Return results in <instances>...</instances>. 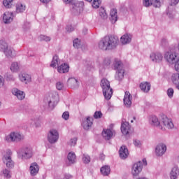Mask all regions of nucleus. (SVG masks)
<instances>
[{"mask_svg": "<svg viewBox=\"0 0 179 179\" xmlns=\"http://www.w3.org/2000/svg\"><path fill=\"white\" fill-rule=\"evenodd\" d=\"M99 15L102 19H107L108 15L107 13H106V10L104 9V8L101 7V8L99 9Z\"/></svg>", "mask_w": 179, "mask_h": 179, "instance_id": "obj_39", "label": "nucleus"}, {"mask_svg": "<svg viewBox=\"0 0 179 179\" xmlns=\"http://www.w3.org/2000/svg\"><path fill=\"white\" fill-rule=\"evenodd\" d=\"M73 45L75 48H79L80 46V41L78 38H76L73 41Z\"/></svg>", "mask_w": 179, "mask_h": 179, "instance_id": "obj_46", "label": "nucleus"}, {"mask_svg": "<svg viewBox=\"0 0 179 179\" xmlns=\"http://www.w3.org/2000/svg\"><path fill=\"white\" fill-rule=\"evenodd\" d=\"M11 93L13 96H15V97H16L17 100L22 101L24 100V99L26 98V93L17 87H13L11 90Z\"/></svg>", "mask_w": 179, "mask_h": 179, "instance_id": "obj_15", "label": "nucleus"}, {"mask_svg": "<svg viewBox=\"0 0 179 179\" xmlns=\"http://www.w3.org/2000/svg\"><path fill=\"white\" fill-rule=\"evenodd\" d=\"M120 41L122 45H128V44H131L132 42V35L130 34H124L121 36Z\"/></svg>", "mask_w": 179, "mask_h": 179, "instance_id": "obj_20", "label": "nucleus"}, {"mask_svg": "<svg viewBox=\"0 0 179 179\" xmlns=\"http://www.w3.org/2000/svg\"><path fill=\"white\" fill-rule=\"evenodd\" d=\"M3 47H4V50H3V52L7 58H13V57L16 55V53L15 52V50L9 47L8 45V43L7 44L4 43Z\"/></svg>", "mask_w": 179, "mask_h": 179, "instance_id": "obj_18", "label": "nucleus"}, {"mask_svg": "<svg viewBox=\"0 0 179 179\" xmlns=\"http://www.w3.org/2000/svg\"><path fill=\"white\" fill-rule=\"evenodd\" d=\"M115 135V131L113 129V124H110V129H103L102 136L106 141H110Z\"/></svg>", "mask_w": 179, "mask_h": 179, "instance_id": "obj_13", "label": "nucleus"}, {"mask_svg": "<svg viewBox=\"0 0 179 179\" xmlns=\"http://www.w3.org/2000/svg\"><path fill=\"white\" fill-rule=\"evenodd\" d=\"M77 142H78V138L74 137V138L70 139L68 144L70 146H75L76 145Z\"/></svg>", "mask_w": 179, "mask_h": 179, "instance_id": "obj_44", "label": "nucleus"}, {"mask_svg": "<svg viewBox=\"0 0 179 179\" xmlns=\"http://www.w3.org/2000/svg\"><path fill=\"white\" fill-rule=\"evenodd\" d=\"M64 179H72V176L69 175V174H66L64 176Z\"/></svg>", "mask_w": 179, "mask_h": 179, "instance_id": "obj_58", "label": "nucleus"}, {"mask_svg": "<svg viewBox=\"0 0 179 179\" xmlns=\"http://www.w3.org/2000/svg\"><path fill=\"white\" fill-rule=\"evenodd\" d=\"M161 125L163 128L161 129L162 131L166 130V129H173V128H174V123H173V120L164 115L161 116Z\"/></svg>", "mask_w": 179, "mask_h": 179, "instance_id": "obj_9", "label": "nucleus"}, {"mask_svg": "<svg viewBox=\"0 0 179 179\" xmlns=\"http://www.w3.org/2000/svg\"><path fill=\"white\" fill-rule=\"evenodd\" d=\"M179 169L177 167H173L169 174L170 179H178Z\"/></svg>", "mask_w": 179, "mask_h": 179, "instance_id": "obj_32", "label": "nucleus"}, {"mask_svg": "<svg viewBox=\"0 0 179 179\" xmlns=\"http://www.w3.org/2000/svg\"><path fill=\"white\" fill-rule=\"evenodd\" d=\"M134 120H136V117H134L133 119L130 120L131 124L134 122Z\"/></svg>", "mask_w": 179, "mask_h": 179, "instance_id": "obj_61", "label": "nucleus"}, {"mask_svg": "<svg viewBox=\"0 0 179 179\" xmlns=\"http://www.w3.org/2000/svg\"><path fill=\"white\" fill-rule=\"evenodd\" d=\"M103 116V113H101V112L100 111H96L94 113V118H101V117Z\"/></svg>", "mask_w": 179, "mask_h": 179, "instance_id": "obj_51", "label": "nucleus"}, {"mask_svg": "<svg viewBox=\"0 0 179 179\" xmlns=\"http://www.w3.org/2000/svg\"><path fill=\"white\" fill-rule=\"evenodd\" d=\"M101 173L102 176H108L111 173V169L109 166H103L101 168Z\"/></svg>", "mask_w": 179, "mask_h": 179, "instance_id": "obj_36", "label": "nucleus"}, {"mask_svg": "<svg viewBox=\"0 0 179 179\" xmlns=\"http://www.w3.org/2000/svg\"><path fill=\"white\" fill-rule=\"evenodd\" d=\"M26 10V6L22 3H17L16 4L17 13H23Z\"/></svg>", "mask_w": 179, "mask_h": 179, "instance_id": "obj_35", "label": "nucleus"}, {"mask_svg": "<svg viewBox=\"0 0 179 179\" xmlns=\"http://www.w3.org/2000/svg\"><path fill=\"white\" fill-rule=\"evenodd\" d=\"M87 1V2H91L92 8L94 9H97L100 6V4L101 3V0H85Z\"/></svg>", "mask_w": 179, "mask_h": 179, "instance_id": "obj_37", "label": "nucleus"}, {"mask_svg": "<svg viewBox=\"0 0 179 179\" xmlns=\"http://www.w3.org/2000/svg\"><path fill=\"white\" fill-rule=\"evenodd\" d=\"M40 41H51V38L50 36H47L45 35H41L39 36Z\"/></svg>", "mask_w": 179, "mask_h": 179, "instance_id": "obj_45", "label": "nucleus"}, {"mask_svg": "<svg viewBox=\"0 0 179 179\" xmlns=\"http://www.w3.org/2000/svg\"><path fill=\"white\" fill-rule=\"evenodd\" d=\"M167 15H168V16H170V14L169 13H167Z\"/></svg>", "mask_w": 179, "mask_h": 179, "instance_id": "obj_63", "label": "nucleus"}, {"mask_svg": "<svg viewBox=\"0 0 179 179\" xmlns=\"http://www.w3.org/2000/svg\"><path fill=\"white\" fill-rule=\"evenodd\" d=\"M120 41L114 36H106L99 43V48L103 51L114 50L118 47Z\"/></svg>", "mask_w": 179, "mask_h": 179, "instance_id": "obj_1", "label": "nucleus"}, {"mask_svg": "<svg viewBox=\"0 0 179 179\" xmlns=\"http://www.w3.org/2000/svg\"><path fill=\"white\" fill-rule=\"evenodd\" d=\"M120 129L122 134L129 135L131 131V125H129V123L125 121V120H122Z\"/></svg>", "mask_w": 179, "mask_h": 179, "instance_id": "obj_21", "label": "nucleus"}, {"mask_svg": "<svg viewBox=\"0 0 179 179\" xmlns=\"http://www.w3.org/2000/svg\"><path fill=\"white\" fill-rule=\"evenodd\" d=\"M119 155L120 159H127V157H128V155H129V152H128V148H127L124 145H122L119 150Z\"/></svg>", "mask_w": 179, "mask_h": 179, "instance_id": "obj_30", "label": "nucleus"}, {"mask_svg": "<svg viewBox=\"0 0 179 179\" xmlns=\"http://www.w3.org/2000/svg\"><path fill=\"white\" fill-rule=\"evenodd\" d=\"M0 106H1V101H0Z\"/></svg>", "mask_w": 179, "mask_h": 179, "instance_id": "obj_64", "label": "nucleus"}, {"mask_svg": "<svg viewBox=\"0 0 179 179\" xmlns=\"http://www.w3.org/2000/svg\"><path fill=\"white\" fill-rule=\"evenodd\" d=\"M58 65H59V57H58L57 55H55L52 57L50 66L51 68H57Z\"/></svg>", "mask_w": 179, "mask_h": 179, "instance_id": "obj_34", "label": "nucleus"}, {"mask_svg": "<svg viewBox=\"0 0 179 179\" xmlns=\"http://www.w3.org/2000/svg\"><path fill=\"white\" fill-rule=\"evenodd\" d=\"M164 57L169 65H174L177 62V52L175 51H167L164 53Z\"/></svg>", "mask_w": 179, "mask_h": 179, "instance_id": "obj_11", "label": "nucleus"}, {"mask_svg": "<svg viewBox=\"0 0 179 179\" xmlns=\"http://www.w3.org/2000/svg\"><path fill=\"white\" fill-rule=\"evenodd\" d=\"M66 30L71 33V31H73V30H75V27H72V25H68L66 28Z\"/></svg>", "mask_w": 179, "mask_h": 179, "instance_id": "obj_54", "label": "nucleus"}, {"mask_svg": "<svg viewBox=\"0 0 179 179\" xmlns=\"http://www.w3.org/2000/svg\"><path fill=\"white\" fill-rule=\"evenodd\" d=\"M12 2H13V0H3V4L5 6V8H12Z\"/></svg>", "mask_w": 179, "mask_h": 179, "instance_id": "obj_41", "label": "nucleus"}, {"mask_svg": "<svg viewBox=\"0 0 179 179\" xmlns=\"http://www.w3.org/2000/svg\"><path fill=\"white\" fill-rule=\"evenodd\" d=\"M57 71L59 73H68L69 72V64L66 63L62 64L57 67Z\"/></svg>", "mask_w": 179, "mask_h": 179, "instance_id": "obj_29", "label": "nucleus"}, {"mask_svg": "<svg viewBox=\"0 0 179 179\" xmlns=\"http://www.w3.org/2000/svg\"><path fill=\"white\" fill-rule=\"evenodd\" d=\"M166 94L169 99H173V96H174V89L169 88L166 91Z\"/></svg>", "mask_w": 179, "mask_h": 179, "instance_id": "obj_42", "label": "nucleus"}, {"mask_svg": "<svg viewBox=\"0 0 179 179\" xmlns=\"http://www.w3.org/2000/svg\"><path fill=\"white\" fill-rule=\"evenodd\" d=\"M149 124L152 127H158L159 129H163V126H162V119L159 120V117L156 115H151L149 117Z\"/></svg>", "mask_w": 179, "mask_h": 179, "instance_id": "obj_16", "label": "nucleus"}, {"mask_svg": "<svg viewBox=\"0 0 179 179\" xmlns=\"http://www.w3.org/2000/svg\"><path fill=\"white\" fill-rule=\"evenodd\" d=\"M40 171V166L36 162L31 163L29 166L30 174L32 177L37 176L38 171Z\"/></svg>", "mask_w": 179, "mask_h": 179, "instance_id": "obj_24", "label": "nucleus"}, {"mask_svg": "<svg viewBox=\"0 0 179 179\" xmlns=\"http://www.w3.org/2000/svg\"><path fill=\"white\" fill-rule=\"evenodd\" d=\"M64 3L69 5H71V12L73 13H79L82 12L83 9V1H77L73 3V0H63Z\"/></svg>", "mask_w": 179, "mask_h": 179, "instance_id": "obj_6", "label": "nucleus"}, {"mask_svg": "<svg viewBox=\"0 0 179 179\" xmlns=\"http://www.w3.org/2000/svg\"><path fill=\"white\" fill-rule=\"evenodd\" d=\"M17 155L19 159L22 160H30L34 156V151L31 146H25L21 148L17 152Z\"/></svg>", "mask_w": 179, "mask_h": 179, "instance_id": "obj_2", "label": "nucleus"}, {"mask_svg": "<svg viewBox=\"0 0 179 179\" xmlns=\"http://www.w3.org/2000/svg\"><path fill=\"white\" fill-rule=\"evenodd\" d=\"M2 160L7 169H13L15 167V162L12 160V150H6L3 154Z\"/></svg>", "mask_w": 179, "mask_h": 179, "instance_id": "obj_5", "label": "nucleus"}, {"mask_svg": "<svg viewBox=\"0 0 179 179\" xmlns=\"http://www.w3.org/2000/svg\"><path fill=\"white\" fill-rule=\"evenodd\" d=\"M10 79L11 80H15V78H13V76H10Z\"/></svg>", "mask_w": 179, "mask_h": 179, "instance_id": "obj_62", "label": "nucleus"}, {"mask_svg": "<svg viewBox=\"0 0 179 179\" xmlns=\"http://www.w3.org/2000/svg\"><path fill=\"white\" fill-rule=\"evenodd\" d=\"M3 175L5 178L9 179L12 177V174L10 173V171L5 169L3 170Z\"/></svg>", "mask_w": 179, "mask_h": 179, "instance_id": "obj_40", "label": "nucleus"}, {"mask_svg": "<svg viewBox=\"0 0 179 179\" xmlns=\"http://www.w3.org/2000/svg\"><path fill=\"white\" fill-rule=\"evenodd\" d=\"M67 159L70 164L76 163V155H75V152H71L68 154Z\"/></svg>", "mask_w": 179, "mask_h": 179, "instance_id": "obj_33", "label": "nucleus"}, {"mask_svg": "<svg viewBox=\"0 0 179 179\" xmlns=\"http://www.w3.org/2000/svg\"><path fill=\"white\" fill-rule=\"evenodd\" d=\"M5 44H8L6 43V42H5V41H0V51H3V50L5 49Z\"/></svg>", "mask_w": 179, "mask_h": 179, "instance_id": "obj_52", "label": "nucleus"}, {"mask_svg": "<svg viewBox=\"0 0 179 179\" xmlns=\"http://www.w3.org/2000/svg\"><path fill=\"white\" fill-rule=\"evenodd\" d=\"M83 162L85 164H87L90 163V156H89L86 154H84L83 156Z\"/></svg>", "mask_w": 179, "mask_h": 179, "instance_id": "obj_43", "label": "nucleus"}, {"mask_svg": "<svg viewBox=\"0 0 179 179\" xmlns=\"http://www.w3.org/2000/svg\"><path fill=\"white\" fill-rule=\"evenodd\" d=\"M111 64V59L110 58H106L103 62V65L104 66H108Z\"/></svg>", "mask_w": 179, "mask_h": 179, "instance_id": "obj_48", "label": "nucleus"}, {"mask_svg": "<svg viewBox=\"0 0 179 179\" xmlns=\"http://www.w3.org/2000/svg\"><path fill=\"white\" fill-rule=\"evenodd\" d=\"M123 101L126 107H131L132 105V96L129 92H126L124 93Z\"/></svg>", "mask_w": 179, "mask_h": 179, "instance_id": "obj_26", "label": "nucleus"}, {"mask_svg": "<svg viewBox=\"0 0 179 179\" xmlns=\"http://www.w3.org/2000/svg\"><path fill=\"white\" fill-rule=\"evenodd\" d=\"M10 69L12 72H19L20 65L17 62H13L11 64Z\"/></svg>", "mask_w": 179, "mask_h": 179, "instance_id": "obj_38", "label": "nucleus"}, {"mask_svg": "<svg viewBox=\"0 0 179 179\" xmlns=\"http://www.w3.org/2000/svg\"><path fill=\"white\" fill-rule=\"evenodd\" d=\"M84 129H89L92 125H93V118L88 117L87 118L83 119L82 124Z\"/></svg>", "mask_w": 179, "mask_h": 179, "instance_id": "obj_27", "label": "nucleus"}, {"mask_svg": "<svg viewBox=\"0 0 179 179\" xmlns=\"http://www.w3.org/2000/svg\"><path fill=\"white\" fill-rule=\"evenodd\" d=\"M151 87L152 85L149 82H143L140 84V89L144 93H149Z\"/></svg>", "mask_w": 179, "mask_h": 179, "instance_id": "obj_28", "label": "nucleus"}, {"mask_svg": "<svg viewBox=\"0 0 179 179\" xmlns=\"http://www.w3.org/2000/svg\"><path fill=\"white\" fill-rule=\"evenodd\" d=\"M113 66L115 69L117 70L115 75V79L121 82V80L124 79V73H125V70L122 69V63L121 62V60L115 59Z\"/></svg>", "mask_w": 179, "mask_h": 179, "instance_id": "obj_4", "label": "nucleus"}, {"mask_svg": "<svg viewBox=\"0 0 179 179\" xmlns=\"http://www.w3.org/2000/svg\"><path fill=\"white\" fill-rule=\"evenodd\" d=\"M43 3H48L51 2V0H40Z\"/></svg>", "mask_w": 179, "mask_h": 179, "instance_id": "obj_60", "label": "nucleus"}, {"mask_svg": "<svg viewBox=\"0 0 179 179\" xmlns=\"http://www.w3.org/2000/svg\"><path fill=\"white\" fill-rule=\"evenodd\" d=\"M143 166H147L148 162L146 161V159H143L142 162H141Z\"/></svg>", "mask_w": 179, "mask_h": 179, "instance_id": "obj_59", "label": "nucleus"}, {"mask_svg": "<svg viewBox=\"0 0 179 179\" xmlns=\"http://www.w3.org/2000/svg\"><path fill=\"white\" fill-rule=\"evenodd\" d=\"M5 86V78L3 76H0V89H2Z\"/></svg>", "mask_w": 179, "mask_h": 179, "instance_id": "obj_50", "label": "nucleus"}, {"mask_svg": "<svg viewBox=\"0 0 179 179\" xmlns=\"http://www.w3.org/2000/svg\"><path fill=\"white\" fill-rule=\"evenodd\" d=\"M163 58V54L160 52L154 51L151 52L149 55V59L153 64H162Z\"/></svg>", "mask_w": 179, "mask_h": 179, "instance_id": "obj_10", "label": "nucleus"}, {"mask_svg": "<svg viewBox=\"0 0 179 179\" xmlns=\"http://www.w3.org/2000/svg\"><path fill=\"white\" fill-rule=\"evenodd\" d=\"M174 68L176 72H179V59H178L176 62L174 64Z\"/></svg>", "mask_w": 179, "mask_h": 179, "instance_id": "obj_53", "label": "nucleus"}, {"mask_svg": "<svg viewBox=\"0 0 179 179\" xmlns=\"http://www.w3.org/2000/svg\"><path fill=\"white\" fill-rule=\"evenodd\" d=\"M179 0H171V5H177V3H178Z\"/></svg>", "mask_w": 179, "mask_h": 179, "instance_id": "obj_57", "label": "nucleus"}, {"mask_svg": "<svg viewBox=\"0 0 179 179\" xmlns=\"http://www.w3.org/2000/svg\"><path fill=\"white\" fill-rule=\"evenodd\" d=\"M101 87L106 100H110L113 96V89L110 86V81L103 78L101 80Z\"/></svg>", "mask_w": 179, "mask_h": 179, "instance_id": "obj_3", "label": "nucleus"}, {"mask_svg": "<svg viewBox=\"0 0 179 179\" xmlns=\"http://www.w3.org/2000/svg\"><path fill=\"white\" fill-rule=\"evenodd\" d=\"M56 89L57 90H62L64 89V83L59 81L56 83Z\"/></svg>", "mask_w": 179, "mask_h": 179, "instance_id": "obj_47", "label": "nucleus"}, {"mask_svg": "<svg viewBox=\"0 0 179 179\" xmlns=\"http://www.w3.org/2000/svg\"><path fill=\"white\" fill-rule=\"evenodd\" d=\"M110 16L111 23L113 24L115 23L117 20H118V15L117 13V9L113 8L112 10H110Z\"/></svg>", "mask_w": 179, "mask_h": 179, "instance_id": "obj_31", "label": "nucleus"}, {"mask_svg": "<svg viewBox=\"0 0 179 179\" xmlns=\"http://www.w3.org/2000/svg\"><path fill=\"white\" fill-rule=\"evenodd\" d=\"M142 171V163L141 161L135 163L131 168V174L134 177H137Z\"/></svg>", "mask_w": 179, "mask_h": 179, "instance_id": "obj_17", "label": "nucleus"}, {"mask_svg": "<svg viewBox=\"0 0 179 179\" xmlns=\"http://www.w3.org/2000/svg\"><path fill=\"white\" fill-rule=\"evenodd\" d=\"M3 22L6 24L13 22V13L9 11L5 12L3 14Z\"/></svg>", "mask_w": 179, "mask_h": 179, "instance_id": "obj_23", "label": "nucleus"}, {"mask_svg": "<svg viewBox=\"0 0 179 179\" xmlns=\"http://www.w3.org/2000/svg\"><path fill=\"white\" fill-rule=\"evenodd\" d=\"M143 5L145 8H149V6H153L155 8H160L161 3L160 0H143Z\"/></svg>", "mask_w": 179, "mask_h": 179, "instance_id": "obj_19", "label": "nucleus"}, {"mask_svg": "<svg viewBox=\"0 0 179 179\" xmlns=\"http://www.w3.org/2000/svg\"><path fill=\"white\" fill-rule=\"evenodd\" d=\"M59 139V134L56 129H51L48 134V141L49 143H57Z\"/></svg>", "mask_w": 179, "mask_h": 179, "instance_id": "obj_12", "label": "nucleus"}, {"mask_svg": "<svg viewBox=\"0 0 179 179\" xmlns=\"http://www.w3.org/2000/svg\"><path fill=\"white\" fill-rule=\"evenodd\" d=\"M155 155L162 157L167 152V146L164 143H159L155 148Z\"/></svg>", "mask_w": 179, "mask_h": 179, "instance_id": "obj_14", "label": "nucleus"}, {"mask_svg": "<svg viewBox=\"0 0 179 179\" xmlns=\"http://www.w3.org/2000/svg\"><path fill=\"white\" fill-rule=\"evenodd\" d=\"M63 120H65V121H68L69 120V112L66 111L64 112L62 115Z\"/></svg>", "mask_w": 179, "mask_h": 179, "instance_id": "obj_49", "label": "nucleus"}, {"mask_svg": "<svg viewBox=\"0 0 179 179\" xmlns=\"http://www.w3.org/2000/svg\"><path fill=\"white\" fill-rule=\"evenodd\" d=\"M19 79L22 83L28 85V83H31V75L27 73H22L19 75Z\"/></svg>", "mask_w": 179, "mask_h": 179, "instance_id": "obj_22", "label": "nucleus"}, {"mask_svg": "<svg viewBox=\"0 0 179 179\" xmlns=\"http://www.w3.org/2000/svg\"><path fill=\"white\" fill-rule=\"evenodd\" d=\"M24 139V136L20 134V133L17 131H13L10 134L5 136V141L6 142H19V141H22Z\"/></svg>", "mask_w": 179, "mask_h": 179, "instance_id": "obj_8", "label": "nucleus"}, {"mask_svg": "<svg viewBox=\"0 0 179 179\" xmlns=\"http://www.w3.org/2000/svg\"><path fill=\"white\" fill-rule=\"evenodd\" d=\"M134 145L136 146H141V141L139 140H134Z\"/></svg>", "mask_w": 179, "mask_h": 179, "instance_id": "obj_55", "label": "nucleus"}, {"mask_svg": "<svg viewBox=\"0 0 179 179\" xmlns=\"http://www.w3.org/2000/svg\"><path fill=\"white\" fill-rule=\"evenodd\" d=\"M79 80L73 77L69 78L67 81L68 86L71 89H78V87H79Z\"/></svg>", "mask_w": 179, "mask_h": 179, "instance_id": "obj_25", "label": "nucleus"}, {"mask_svg": "<svg viewBox=\"0 0 179 179\" xmlns=\"http://www.w3.org/2000/svg\"><path fill=\"white\" fill-rule=\"evenodd\" d=\"M59 101V95L58 93L53 92L49 95V98L48 99V104L50 110H54L55 106L58 104Z\"/></svg>", "mask_w": 179, "mask_h": 179, "instance_id": "obj_7", "label": "nucleus"}, {"mask_svg": "<svg viewBox=\"0 0 179 179\" xmlns=\"http://www.w3.org/2000/svg\"><path fill=\"white\" fill-rule=\"evenodd\" d=\"M29 124H31V125H34L35 124V127L36 128H38V127H40V125L36 124V120H31Z\"/></svg>", "mask_w": 179, "mask_h": 179, "instance_id": "obj_56", "label": "nucleus"}]
</instances>
